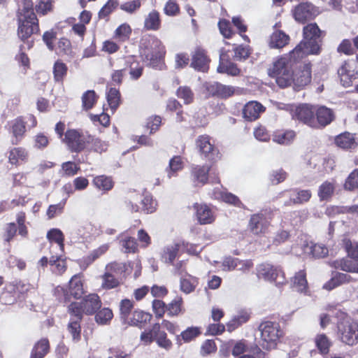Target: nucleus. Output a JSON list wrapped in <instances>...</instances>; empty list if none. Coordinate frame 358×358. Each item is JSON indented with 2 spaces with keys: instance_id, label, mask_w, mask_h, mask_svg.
<instances>
[{
  "instance_id": "17",
  "label": "nucleus",
  "mask_w": 358,
  "mask_h": 358,
  "mask_svg": "<svg viewBox=\"0 0 358 358\" xmlns=\"http://www.w3.org/2000/svg\"><path fill=\"white\" fill-rule=\"evenodd\" d=\"M196 215L201 224L212 223L215 217L211 209L206 204H195Z\"/></svg>"
},
{
  "instance_id": "19",
  "label": "nucleus",
  "mask_w": 358,
  "mask_h": 358,
  "mask_svg": "<svg viewBox=\"0 0 358 358\" xmlns=\"http://www.w3.org/2000/svg\"><path fill=\"white\" fill-rule=\"evenodd\" d=\"M211 196L215 199L222 200L225 203L233 204L235 206L243 208V204L236 196L231 193L223 192L218 188L213 189Z\"/></svg>"
},
{
  "instance_id": "48",
  "label": "nucleus",
  "mask_w": 358,
  "mask_h": 358,
  "mask_svg": "<svg viewBox=\"0 0 358 358\" xmlns=\"http://www.w3.org/2000/svg\"><path fill=\"white\" fill-rule=\"evenodd\" d=\"M183 162L180 156L173 157L169 162V169H166L168 177L171 178L173 173L182 169Z\"/></svg>"
},
{
  "instance_id": "39",
  "label": "nucleus",
  "mask_w": 358,
  "mask_h": 358,
  "mask_svg": "<svg viewBox=\"0 0 358 358\" xmlns=\"http://www.w3.org/2000/svg\"><path fill=\"white\" fill-rule=\"evenodd\" d=\"M178 98L182 99L185 104H190L194 99V94L187 86L180 87L176 91Z\"/></svg>"
},
{
  "instance_id": "18",
  "label": "nucleus",
  "mask_w": 358,
  "mask_h": 358,
  "mask_svg": "<svg viewBox=\"0 0 358 358\" xmlns=\"http://www.w3.org/2000/svg\"><path fill=\"white\" fill-rule=\"evenodd\" d=\"M289 36L280 30L275 31L269 37L268 45L271 48L280 49L287 45Z\"/></svg>"
},
{
  "instance_id": "50",
  "label": "nucleus",
  "mask_w": 358,
  "mask_h": 358,
  "mask_svg": "<svg viewBox=\"0 0 358 358\" xmlns=\"http://www.w3.org/2000/svg\"><path fill=\"white\" fill-rule=\"evenodd\" d=\"M47 238L57 243L61 248H64V236L62 231L59 229H52L47 234Z\"/></svg>"
},
{
  "instance_id": "14",
  "label": "nucleus",
  "mask_w": 358,
  "mask_h": 358,
  "mask_svg": "<svg viewBox=\"0 0 358 358\" xmlns=\"http://www.w3.org/2000/svg\"><path fill=\"white\" fill-rule=\"evenodd\" d=\"M341 82L344 87L351 85L352 80L357 78V72L350 62H345L338 70Z\"/></svg>"
},
{
  "instance_id": "7",
  "label": "nucleus",
  "mask_w": 358,
  "mask_h": 358,
  "mask_svg": "<svg viewBox=\"0 0 358 358\" xmlns=\"http://www.w3.org/2000/svg\"><path fill=\"white\" fill-rule=\"evenodd\" d=\"M338 336L341 341L349 345L358 343V323L350 320L338 324Z\"/></svg>"
},
{
  "instance_id": "36",
  "label": "nucleus",
  "mask_w": 358,
  "mask_h": 358,
  "mask_svg": "<svg viewBox=\"0 0 358 358\" xmlns=\"http://www.w3.org/2000/svg\"><path fill=\"white\" fill-rule=\"evenodd\" d=\"M180 247V245L178 243L166 247L162 255V260L166 263H173L178 255Z\"/></svg>"
},
{
  "instance_id": "55",
  "label": "nucleus",
  "mask_w": 358,
  "mask_h": 358,
  "mask_svg": "<svg viewBox=\"0 0 358 358\" xmlns=\"http://www.w3.org/2000/svg\"><path fill=\"white\" fill-rule=\"evenodd\" d=\"M201 334L198 327H189L183 331L180 336L185 342H189L197 337Z\"/></svg>"
},
{
  "instance_id": "52",
  "label": "nucleus",
  "mask_w": 358,
  "mask_h": 358,
  "mask_svg": "<svg viewBox=\"0 0 358 358\" xmlns=\"http://www.w3.org/2000/svg\"><path fill=\"white\" fill-rule=\"evenodd\" d=\"M315 344L321 353L326 354L329 352L331 343L326 335L320 334L315 338Z\"/></svg>"
},
{
  "instance_id": "61",
  "label": "nucleus",
  "mask_w": 358,
  "mask_h": 358,
  "mask_svg": "<svg viewBox=\"0 0 358 358\" xmlns=\"http://www.w3.org/2000/svg\"><path fill=\"white\" fill-rule=\"evenodd\" d=\"M143 209L146 213H152L156 209V202L149 196H146L142 200Z\"/></svg>"
},
{
  "instance_id": "34",
  "label": "nucleus",
  "mask_w": 358,
  "mask_h": 358,
  "mask_svg": "<svg viewBox=\"0 0 358 358\" xmlns=\"http://www.w3.org/2000/svg\"><path fill=\"white\" fill-rule=\"evenodd\" d=\"M159 14L156 10H152L145 19L144 26L148 30H157L160 27Z\"/></svg>"
},
{
  "instance_id": "59",
  "label": "nucleus",
  "mask_w": 358,
  "mask_h": 358,
  "mask_svg": "<svg viewBox=\"0 0 358 358\" xmlns=\"http://www.w3.org/2000/svg\"><path fill=\"white\" fill-rule=\"evenodd\" d=\"M122 246L125 252H135L137 249V243L134 238L127 237L122 241Z\"/></svg>"
},
{
  "instance_id": "31",
  "label": "nucleus",
  "mask_w": 358,
  "mask_h": 358,
  "mask_svg": "<svg viewBox=\"0 0 358 358\" xmlns=\"http://www.w3.org/2000/svg\"><path fill=\"white\" fill-rule=\"evenodd\" d=\"M101 288L103 289H111L117 287L120 284V280L115 274L106 272L101 275Z\"/></svg>"
},
{
  "instance_id": "12",
  "label": "nucleus",
  "mask_w": 358,
  "mask_h": 358,
  "mask_svg": "<svg viewBox=\"0 0 358 358\" xmlns=\"http://www.w3.org/2000/svg\"><path fill=\"white\" fill-rule=\"evenodd\" d=\"M208 90L213 95L222 99L229 98L238 92V89L231 85H226L220 83L210 84Z\"/></svg>"
},
{
  "instance_id": "24",
  "label": "nucleus",
  "mask_w": 358,
  "mask_h": 358,
  "mask_svg": "<svg viewBox=\"0 0 358 358\" xmlns=\"http://www.w3.org/2000/svg\"><path fill=\"white\" fill-rule=\"evenodd\" d=\"M152 315L149 313L137 310L133 312L131 317L128 318V322L124 324H128L131 326L141 327L143 324L149 322L151 320Z\"/></svg>"
},
{
  "instance_id": "30",
  "label": "nucleus",
  "mask_w": 358,
  "mask_h": 358,
  "mask_svg": "<svg viewBox=\"0 0 358 358\" xmlns=\"http://www.w3.org/2000/svg\"><path fill=\"white\" fill-rule=\"evenodd\" d=\"M336 144L343 149L354 148L357 146L355 137L350 133H344L338 135L335 139Z\"/></svg>"
},
{
  "instance_id": "11",
  "label": "nucleus",
  "mask_w": 358,
  "mask_h": 358,
  "mask_svg": "<svg viewBox=\"0 0 358 358\" xmlns=\"http://www.w3.org/2000/svg\"><path fill=\"white\" fill-rule=\"evenodd\" d=\"M196 146L200 152L209 160L215 161L220 158L219 151L211 144L209 136H199L196 140Z\"/></svg>"
},
{
  "instance_id": "43",
  "label": "nucleus",
  "mask_w": 358,
  "mask_h": 358,
  "mask_svg": "<svg viewBox=\"0 0 358 358\" xmlns=\"http://www.w3.org/2000/svg\"><path fill=\"white\" fill-rule=\"evenodd\" d=\"M107 101L110 108L116 110L120 103V92L115 88H110L107 94Z\"/></svg>"
},
{
  "instance_id": "57",
  "label": "nucleus",
  "mask_w": 358,
  "mask_h": 358,
  "mask_svg": "<svg viewBox=\"0 0 358 358\" xmlns=\"http://www.w3.org/2000/svg\"><path fill=\"white\" fill-rule=\"evenodd\" d=\"M238 259L232 257H227L223 259L222 266L225 271H234L237 267Z\"/></svg>"
},
{
  "instance_id": "46",
  "label": "nucleus",
  "mask_w": 358,
  "mask_h": 358,
  "mask_svg": "<svg viewBox=\"0 0 358 358\" xmlns=\"http://www.w3.org/2000/svg\"><path fill=\"white\" fill-rule=\"evenodd\" d=\"M67 66L66 65L60 62L57 61L53 67L54 78L57 82H61L63 80L64 77L66 75Z\"/></svg>"
},
{
  "instance_id": "25",
  "label": "nucleus",
  "mask_w": 358,
  "mask_h": 358,
  "mask_svg": "<svg viewBox=\"0 0 358 358\" xmlns=\"http://www.w3.org/2000/svg\"><path fill=\"white\" fill-rule=\"evenodd\" d=\"M292 288L299 292H306L308 289L306 274L304 271H299L292 278Z\"/></svg>"
},
{
  "instance_id": "60",
  "label": "nucleus",
  "mask_w": 358,
  "mask_h": 358,
  "mask_svg": "<svg viewBox=\"0 0 358 358\" xmlns=\"http://www.w3.org/2000/svg\"><path fill=\"white\" fill-rule=\"evenodd\" d=\"M140 0H134L126 2L120 6V8L129 13H133L141 7Z\"/></svg>"
},
{
  "instance_id": "51",
  "label": "nucleus",
  "mask_w": 358,
  "mask_h": 358,
  "mask_svg": "<svg viewBox=\"0 0 358 358\" xmlns=\"http://www.w3.org/2000/svg\"><path fill=\"white\" fill-rule=\"evenodd\" d=\"M217 71L220 73H225L233 76H238L240 73V70L236 64L232 62L220 64L217 68Z\"/></svg>"
},
{
  "instance_id": "47",
  "label": "nucleus",
  "mask_w": 358,
  "mask_h": 358,
  "mask_svg": "<svg viewBox=\"0 0 358 358\" xmlns=\"http://www.w3.org/2000/svg\"><path fill=\"white\" fill-rule=\"evenodd\" d=\"M196 285V278L189 276L188 278L183 276L180 278V289L185 294H189L193 292Z\"/></svg>"
},
{
  "instance_id": "33",
  "label": "nucleus",
  "mask_w": 358,
  "mask_h": 358,
  "mask_svg": "<svg viewBox=\"0 0 358 358\" xmlns=\"http://www.w3.org/2000/svg\"><path fill=\"white\" fill-rule=\"evenodd\" d=\"M48 350V341L45 338L41 339L34 345L31 352V358H43L47 354Z\"/></svg>"
},
{
  "instance_id": "3",
  "label": "nucleus",
  "mask_w": 358,
  "mask_h": 358,
  "mask_svg": "<svg viewBox=\"0 0 358 358\" xmlns=\"http://www.w3.org/2000/svg\"><path fill=\"white\" fill-rule=\"evenodd\" d=\"M18 36L24 41L39 30L38 20L33 10L31 0H22V6L19 8L18 13Z\"/></svg>"
},
{
  "instance_id": "54",
  "label": "nucleus",
  "mask_w": 358,
  "mask_h": 358,
  "mask_svg": "<svg viewBox=\"0 0 358 358\" xmlns=\"http://www.w3.org/2000/svg\"><path fill=\"white\" fill-rule=\"evenodd\" d=\"M65 206V201H62L57 204L50 205L46 212L48 219H52L55 216L59 215L63 213Z\"/></svg>"
},
{
  "instance_id": "49",
  "label": "nucleus",
  "mask_w": 358,
  "mask_h": 358,
  "mask_svg": "<svg viewBox=\"0 0 358 358\" xmlns=\"http://www.w3.org/2000/svg\"><path fill=\"white\" fill-rule=\"evenodd\" d=\"M133 308V303L129 299L122 300L120 303V318L121 320L124 323L125 322H128V318L129 317L130 312Z\"/></svg>"
},
{
  "instance_id": "27",
  "label": "nucleus",
  "mask_w": 358,
  "mask_h": 358,
  "mask_svg": "<svg viewBox=\"0 0 358 358\" xmlns=\"http://www.w3.org/2000/svg\"><path fill=\"white\" fill-rule=\"evenodd\" d=\"M311 192L308 189H295L290 195V199L285 205H289L290 203L294 204H301L307 202L311 197Z\"/></svg>"
},
{
  "instance_id": "22",
  "label": "nucleus",
  "mask_w": 358,
  "mask_h": 358,
  "mask_svg": "<svg viewBox=\"0 0 358 358\" xmlns=\"http://www.w3.org/2000/svg\"><path fill=\"white\" fill-rule=\"evenodd\" d=\"M68 292V297L72 296L76 299H79L82 296L84 293L83 285L80 278L78 275H74L71 278L69 289H66Z\"/></svg>"
},
{
  "instance_id": "45",
  "label": "nucleus",
  "mask_w": 358,
  "mask_h": 358,
  "mask_svg": "<svg viewBox=\"0 0 358 358\" xmlns=\"http://www.w3.org/2000/svg\"><path fill=\"white\" fill-rule=\"evenodd\" d=\"M96 101V96L94 90H88L82 96L83 107L85 110L91 109Z\"/></svg>"
},
{
  "instance_id": "37",
  "label": "nucleus",
  "mask_w": 358,
  "mask_h": 358,
  "mask_svg": "<svg viewBox=\"0 0 358 358\" xmlns=\"http://www.w3.org/2000/svg\"><path fill=\"white\" fill-rule=\"evenodd\" d=\"M27 158V152L22 148H14L9 152L8 159L12 164H17Z\"/></svg>"
},
{
  "instance_id": "10",
  "label": "nucleus",
  "mask_w": 358,
  "mask_h": 358,
  "mask_svg": "<svg viewBox=\"0 0 358 358\" xmlns=\"http://www.w3.org/2000/svg\"><path fill=\"white\" fill-rule=\"evenodd\" d=\"M315 107L308 104H302L296 107L292 113V117L303 123L310 126L316 127L315 120Z\"/></svg>"
},
{
  "instance_id": "4",
  "label": "nucleus",
  "mask_w": 358,
  "mask_h": 358,
  "mask_svg": "<svg viewBox=\"0 0 358 358\" xmlns=\"http://www.w3.org/2000/svg\"><path fill=\"white\" fill-rule=\"evenodd\" d=\"M165 48L157 38L147 36L141 43V53L148 65L157 67L165 55Z\"/></svg>"
},
{
  "instance_id": "21",
  "label": "nucleus",
  "mask_w": 358,
  "mask_h": 358,
  "mask_svg": "<svg viewBox=\"0 0 358 358\" xmlns=\"http://www.w3.org/2000/svg\"><path fill=\"white\" fill-rule=\"evenodd\" d=\"M331 267L339 268L345 272L358 273V263L348 259H341L329 262Z\"/></svg>"
},
{
  "instance_id": "42",
  "label": "nucleus",
  "mask_w": 358,
  "mask_h": 358,
  "mask_svg": "<svg viewBox=\"0 0 358 358\" xmlns=\"http://www.w3.org/2000/svg\"><path fill=\"white\" fill-rule=\"evenodd\" d=\"M113 317L112 310L108 308H103L95 315V321L99 324H107Z\"/></svg>"
},
{
  "instance_id": "63",
  "label": "nucleus",
  "mask_w": 358,
  "mask_h": 358,
  "mask_svg": "<svg viewBox=\"0 0 358 358\" xmlns=\"http://www.w3.org/2000/svg\"><path fill=\"white\" fill-rule=\"evenodd\" d=\"M131 32V29L127 24H122L115 31L116 36L124 40L127 38Z\"/></svg>"
},
{
  "instance_id": "9",
  "label": "nucleus",
  "mask_w": 358,
  "mask_h": 358,
  "mask_svg": "<svg viewBox=\"0 0 358 358\" xmlns=\"http://www.w3.org/2000/svg\"><path fill=\"white\" fill-rule=\"evenodd\" d=\"M319 13V9L310 3H300L293 11L294 19L301 23L313 19Z\"/></svg>"
},
{
  "instance_id": "20",
  "label": "nucleus",
  "mask_w": 358,
  "mask_h": 358,
  "mask_svg": "<svg viewBox=\"0 0 358 358\" xmlns=\"http://www.w3.org/2000/svg\"><path fill=\"white\" fill-rule=\"evenodd\" d=\"M352 280V277L346 273H336L332 278L327 282L323 288L327 290H331L340 285L350 282Z\"/></svg>"
},
{
  "instance_id": "15",
  "label": "nucleus",
  "mask_w": 358,
  "mask_h": 358,
  "mask_svg": "<svg viewBox=\"0 0 358 358\" xmlns=\"http://www.w3.org/2000/svg\"><path fill=\"white\" fill-rule=\"evenodd\" d=\"M265 108L257 101H250L243 108V117L248 121H254L259 118Z\"/></svg>"
},
{
  "instance_id": "44",
  "label": "nucleus",
  "mask_w": 358,
  "mask_h": 358,
  "mask_svg": "<svg viewBox=\"0 0 358 358\" xmlns=\"http://www.w3.org/2000/svg\"><path fill=\"white\" fill-rule=\"evenodd\" d=\"M343 243L349 257L358 262V243L345 238Z\"/></svg>"
},
{
  "instance_id": "8",
  "label": "nucleus",
  "mask_w": 358,
  "mask_h": 358,
  "mask_svg": "<svg viewBox=\"0 0 358 358\" xmlns=\"http://www.w3.org/2000/svg\"><path fill=\"white\" fill-rule=\"evenodd\" d=\"M90 136H86L76 129H69L65 133L63 141L71 152H80L85 149L86 143L90 142Z\"/></svg>"
},
{
  "instance_id": "62",
  "label": "nucleus",
  "mask_w": 358,
  "mask_h": 358,
  "mask_svg": "<svg viewBox=\"0 0 358 358\" xmlns=\"http://www.w3.org/2000/svg\"><path fill=\"white\" fill-rule=\"evenodd\" d=\"M116 6L117 3L113 0L108 1V3L99 12V17L100 18H104L107 17L110 13H112Z\"/></svg>"
},
{
  "instance_id": "58",
  "label": "nucleus",
  "mask_w": 358,
  "mask_h": 358,
  "mask_svg": "<svg viewBox=\"0 0 358 358\" xmlns=\"http://www.w3.org/2000/svg\"><path fill=\"white\" fill-rule=\"evenodd\" d=\"M218 27L220 31V33L223 35L224 38H231L233 31L231 29L230 22L226 20H220L218 23Z\"/></svg>"
},
{
  "instance_id": "6",
  "label": "nucleus",
  "mask_w": 358,
  "mask_h": 358,
  "mask_svg": "<svg viewBox=\"0 0 358 358\" xmlns=\"http://www.w3.org/2000/svg\"><path fill=\"white\" fill-rule=\"evenodd\" d=\"M259 330L261 334L260 345L262 348L266 350L274 348L281 335L279 325L276 323L266 321L259 325Z\"/></svg>"
},
{
  "instance_id": "41",
  "label": "nucleus",
  "mask_w": 358,
  "mask_h": 358,
  "mask_svg": "<svg viewBox=\"0 0 358 358\" xmlns=\"http://www.w3.org/2000/svg\"><path fill=\"white\" fill-rule=\"evenodd\" d=\"M81 320L82 319H78L77 317H74V319H71V321L68 324V330L71 334L73 340L75 341H78L80 339L81 328L80 322Z\"/></svg>"
},
{
  "instance_id": "16",
  "label": "nucleus",
  "mask_w": 358,
  "mask_h": 358,
  "mask_svg": "<svg viewBox=\"0 0 358 358\" xmlns=\"http://www.w3.org/2000/svg\"><path fill=\"white\" fill-rule=\"evenodd\" d=\"M191 66L194 69L206 72L208 69V59L203 50L197 48L192 55Z\"/></svg>"
},
{
  "instance_id": "64",
  "label": "nucleus",
  "mask_w": 358,
  "mask_h": 358,
  "mask_svg": "<svg viewBox=\"0 0 358 358\" xmlns=\"http://www.w3.org/2000/svg\"><path fill=\"white\" fill-rule=\"evenodd\" d=\"M215 350L216 345L215 342L213 340H207L201 346V354L203 356H206L215 352Z\"/></svg>"
},
{
  "instance_id": "29",
  "label": "nucleus",
  "mask_w": 358,
  "mask_h": 358,
  "mask_svg": "<svg viewBox=\"0 0 358 358\" xmlns=\"http://www.w3.org/2000/svg\"><path fill=\"white\" fill-rule=\"evenodd\" d=\"M303 250L305 253L311 255L315 258H322L328 254V249L322 244L311 243L305 245Z\"/></svg>"
},
{
  "instance_id": "13",
  "label": "nucleus",
  "mask_w": 358,
  "mask_h": 358,
  "mask_svg": "<svg viewBox=\"0 0 358 358\" xmlns=\"http://www.w3.org/2000/svg\"><path fill=\"white\" fill-rule=\"evenodd\" d=\"M269 227V222L262 213L254 214L251 216L249 228L256 235L264 234Z\"/></svg>"
},
{
  "instance_id": "2",
  "label": "nucleus",
  "mask_w": 358,
  "mask_h": 358,
  "mask_svg": "<svg viewBox=\"0 0 358 358\" xmlns=\"http://www.w3.org/2000/svg\"><path fill=\"white\" fill-rule=\"evenodd\" d=\"M321 30L316 23H310L303 27V39L290 52L294 59H302L308 55L320 52L319 38Z\"/></svg>"
},
{
  "instance_id": "5",
  "label": "nucleus",
  "mask_w": 358,
  "mask_h": 358,
  "mask_svg": "<svg viewBox=\"0 0 358 358\" xmlns=\"http://www.w3.org/2000/svg\"><path fill=\"white\" fill-rule=\"evenodd\" d=\"M101 301L96 294H90L80 302H73L68 307V312L78 319L83 318V314L92 315L101 308Z\"/></svg>"
},
{
  "instance_id": "53",
  "label": "nucleus",
  "mask_w": 358,
  "mask_h": 358,
  "mask_svg": "<svg viewBox=\"0 0 358 358\" xmlns=\"http://www.w3.org/2000/svg\"><path fill=\"white\" fill-rule=\"evenodd\" d=\"M344 188L350 191L358 188V169L348 176L344 184Z\"/></svg>"
},
{
  "instance_id": "56",
  "label": "nucleus",
  "mask_w": 358,
  "mask_h": 358,
  "mask_svg": "<svg viewBox=\"0 0 358 358\" xmlns=\"http://www.w3.org/2000/svg\"><path fill=\"white\" fill-rule=\"evenodd\" d=\"M108 250V245L103 244L97 249L93 250L87 257L86 262L87 264H91L95 259H98L101 255L104 254Z\"/></svg>"
},
{
  "instance_id": "40",
  "label": "nucleus",
  "mask_w": 358,
  "mask_h": 358,
  "mask_svg": "<svg viewBox=\"0 0 358 358\" xmlns=\"http://www.w3.org/2000/svg\"><path fill=\"white\" fill-rule=\"evenodd\" d=\"M93 182L96 187L103 191H108L113 187V182L110 177L99 176L94 178Z\"/></svg>"
},
{
  "instance_id": "1",
  "label": "nucleus",
  "mask_w": 358,
  "mask_h": 358,
  "mask_svg": "<svg viewBox=\"0 0 358 358\" xmlns=\"http://www.w3.org/2000/svg\"><path fill=\"white\" fill-rule=\"evenodd\" d=\"M301 59L292 58L290 53L281 57L273 62L268 74L275 79L278 85L282 88L287 87L292 83L295 87H303L311 81V65L300 64L292 70L294 64Z\"/></svg>"
},
{
  "instance_id": "28",
  "label": "nucleus",
  "mask_w": 358,
  "mask_h": 358,
  "mask_svg": "<svg viewBox=\"0 0 358 358\" xmlns=\"http://www.w3.org/2000/svg\"><path fill=\"white\" fill-rule=\"evenodd\" d=\"M335 182L334 180H326L324 181L318 189V196L321 201L329 200L334 194L335 190Z\"/></svg>"
},
{
  "instance_id": "38",
  "label": "nucleus",
  "mask_w": 358,
  "mask_h": 358,
  "mask_svg": "<svg viewBox=\"0 0 358 358\" xmlns=\"http://www.w3.org/2000/svg\"><path fill=\"white\" fill-rule=\"evenodd\" d=\"M278 271V266H273L269 264H262L258 268L259 275L269 281H276V276H273V272H277Z\"/></svg>"
},
{
  "instance_id": "26",
  "label": "nucleus",
  "mask_w": 358,
  "mask_h": 358,
  "mask_svg": "<svg viewBox=\"0 0 358 358\" xmlns=\"http://www.w3.org/2000/svg\"><path fill=\"white\" fill-rule=\"evenodd\" d=\"M209 171L210 166L208 165L194 166L192 169L194 181L198 184L204 185L208 180Z\"/></svg>"
},
{
  "instance_id": "35",
  "label": "nucleus",
  "mask_w": 358,
  "mask_h": 358,
  "mask_svg": "<svg viewBox=\"0 0 358 358\" xmlns=\"http://www.w3.org/2000/svg\"><path fill=\"white\" fill-rule=\"evenodd\" d=\"M12 134L15 140L13 141V143H17L26 131L25 123L21 118H17L12 124Z\"/></svg>"
},
{
  "instance_id": "32",
  "label": "nucleus",
  "mask_w": 358,
  "mask_h": 358,
  "mask_svg": "<svg viewBox=\"0 0 358 358\" xmlns=\"http://www.w3.org/2000/svg\"><path fill=\"white\" fill-rule=\"evenodd\" d=\"M294 131H278L273 135V141L278 144L288 145L294 140Z\"/></svg>"
},
{
  "instance_id": "23",
  "label": "nucleus",
  "mask_w": 358,
  "mask_h": 358,
  "mask_svg": "<svg viewBox=\"0 0 358 358\" xmlns=\"http://www.w3.org/2000/svg\"><path fill=\"white\" fill-rule=\"evenodd\" d=\"M315 113L318 124L322 127L330 124L334 117L333 111L325 106H320L317 108H315Z\"/></svg>"
}]
</instances>
